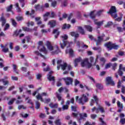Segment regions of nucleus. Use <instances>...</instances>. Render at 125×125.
I'll return each mask as SVG.
<instances>
[{"mask_svg": "<svg viewBox=\"0 0 125 125\" xmlns=\"http://www.w3.org/2000/svg\"><path fill=\"white\" fill-rule=\"evenodd\" d=\"M96 86L98 89H103V85L101 83H97L96 84Z\"/></svg>", "mask_w": 125, "mask_h": 125, "instance_id": "473e14b6", "label": "nucleus"}, {"mask_svg": "<svg viewBox=\"0 0 125 125\" xmlns=\"http://www.w3.org/2000/svg\"><path fill=\"white\" fill-rule=\"evenodd\" d=\"M71 36H72V37H74L75 38L74 42H77V39L79 38L80 35L78 33H76V32H71Z\"/></svg>", "mask_w": 125, "mask_h": 125, "instance_id": "a211bd4d", "label": "nucleus"}, {"mask_svg": "<svg viewBox=\"0 0 125 125\" xmlns=\"http://www.w3.org/2000/svg\"><path fill=\"white\" fill-rule=\"evenodd\" d=\"M36 98L37 100H41V101H43V99H42V96L41 94H38V95L36 96Z\"/></svg>", "mask_w": 125, "mask_h": 125, "instance_id": "c9c22d12", "label": "nucleus"}, {"mask_svg": "<svg viewBox=\"0 0 125 125\" xmlns=\"http://www.w3.org/2000/svg\"><path fill=\"white\" fill-rule=\"evenodd\" d=\"M0 82H2L4 85H7V84L9 83V82L8 81H5L4 79H0Z\"/></svg>", "mask_w": 125, "mask_h": 125, "instance_id": "e433bc0d", "label": "nucleus"}, {"mask_svg": "<svg viewBox=\"0 0 125 125\" xmlns=\"http://www.w3.org/2000/svg\"><path fill=\"white\" fill-rule=\"evenodd\" d=\"M100 60L101 62H103V65H104V64H105V62H106V60L104 58H101L100 59Z\"/></svg>", "mask_w": 125, "mask_h": 125, "instance_id": "69168bd1", "label": "nucleus"}, {"mask_svg": "<svg viewBox=\"0 0 125 125\" xmlns=\"http://www.w3.org/2000/svg\"><path fill=\"white\" fill-rule=\"evenodd\" d=\"M15 100H16V98H13L8 103V104L9 105H12V104H13V103H14V102L15 101Z\"/></svg>", "mask_w": 125, "mask_h": 125, "instance_id": "de8ad7c7", "label": "nucleus"}, {"mask_svg": "<svg viewBox=\"0 0 125 125\" xmlns=\"http://www.w3.org/2000/svg\"><path fill=\"white\" fill-rule=\"evenodd\" d=\"M56 4H57V2L56 1H52L51 6L55 7V6H56Z\"/></svg>", "mask_w": 125, "mask_h": 125, "instance_id": "e2e57ef3", "label": "nucleus"}, {"mask_svg": "<svg viewBox=\"0 0 125 125\" xmlns=\"http://www.w3.org/2000/svg\"><path fill=\"white\" fill-rule=\"evenodd\" d=\"M105 83L106 85H110V77L106 78Z\"/></svg>", "mask_w": 125, "mask_h": 125, "instance_id": "c03bdc74", "label": "nucleus"}, {"mask_svg": "<svg viewBox=\"0 0 125 125\" xmlns=\"http://www.w3.org/2000/svg\"><path fill=\"white\" fill-rule=\"evenodd\" d=\"M62 80L64 81L66 85H70V84H73V79L71 77H66L62 78Z\"/></svg>", "mask_w": 125, "mask_h": 125, "instance_id": "9d476101", "label": "nucleus"}, {"mask_svg": "<svg viewBox=\"0 0 125 125\" xmlns=\"http://www.w3.org/2000/svg\"><path fill=\"white\" fill-rule=\"evenodd\" d=\"M15 6L17 8V12H21V8L19 7V3H16L15 4Z\"/></svg>", "mask_w": 125, "mask_h": 125, "instance_id": "ea45409f", "label": "nucleus"}, {"mask_svg": "<svg viewBox=\"0 0 125 125\" xmlns=\"http://www.w3.org/2000/svg\"><path fill=\"white\" fill-rule=\"evenodd\" d=\"M48 25H49L50 28H54L56 26V21L51 20L49 21Z\"/></svg>", "mask_w": 125, "mask_h": 125, "instance_id": "2eb2a0df", "label": "nucleus"}, {"mask_svg": "<svg viewBox=\"0 0 125 125\" xmlns=\"http://www.w3.org/2000/svg\"><path fill=\"white\" fill-rule=\"evenodd\" d=\"M61 37L62 39H63L62 40L63 44L61 42L60 43L61 48H62V49H64L65 46H67V47H70L71 44H73V42H70L67 41V40H68V36L65 35L64 36H61Z\"/></svg>", "mask_w": 125, "mask_h": 125, "instance_id": "f03ea898", "label": "nucleus"}, {"mask_svg": "<svg viewBox=\"0 0 125 125\" xmlns=\"http://www.w3.org/2000/svg\"><path fill=\"white\" fill-rule=\"evenodd\" d=\"M53 73V71H50L47 74V79L50 82H53L52 83L53 85H54V83H55V77H54V76H52Z\"/></svg>", "mask_w": 125, "mask_h": 125, "instance_id": "6e6552de", "label": "nucleus"}, {"mask_svg": "<svg viewBox=\"0 0 125 125\" xmlns=\"http://www.w3.org/2000/svg\"><path fill=\"white\" fill-rule=\"evenodd\" d=\"M0 22H1L2 27L6 24V19L3 17V13L2 14V16L0 18Z\"/></svg>", "mask_w": 125, "mask_h": 125, "instance_id": "4468645a", "label": "nucleus"}, {"mask_svg": "<svg viewBox=\"0 0 125 125\" xmlns=\"http://www.w3.org/2000/svg\"><path fill=\"white\" fill-rule=\"evenodd\" d=\"M93 50H99V51H101V47H93Z\"/></svg>", "mask_w": 125, "mask_h": 125, "instance_id": "338daca9", "label": "nucleus"}, {"mask_svg": "<svg viewBox=\"0 0 125 125\" xmlns=\"http://www.w3.org/2000/svg\"><path fill=\"white\" fill-rule=\"evenodd\" d=\"M51 108H57L58 107V105L56 104H53L51 103L49 105Z\"/></svg>", "mask_w": 125, "mask_h": 125, "instance_id": "8fccbe9b", "label": "nucleus"}, {"mask_svg": "<svg viewBox=\"0 0 125 125\" xmlns=\"http://www.w3.org/2000/svg\"><path fill=\"white\" fill-rule=\"evenodd\" d=\"M22 29L23 30V31H25L26 32H30L31 33H32L33 29H30L29 27H22Z\"/></svg>", "mask_w": 125, "mask_h": 125, "instance_id": "72a5a7b5", "label": "nucleus"}, {"mask_svg": "<svg viewBox=\"0 0 125 125\" xmlns=\"http://www.w3.org/2000/svg\"><path fill=\"white\" fill-rule=\"evenodd\" d=\"M25 100H27V103L28 104H31V106H34V103H33V101L31 99H29V97H27L25 98Z\"/></svg>", "mask_w": 125, "mask_h": 125, "instance_id": "c85d7f7f", "label": "nucleus"}, {"mask_svg": "<svg viewBox=\"0 0 125 125\" xmlns=\"http://www.w3.org/2000/svg\"><path fill=\"white\" fill-rule=\"evenodd\" d=\"M71 116H72L73 118H76V119H77V120L79 121V123H81V121H82V120H83V117L84 118H87V114L86 113H80L79 114L80 118L78 117V113L74 112L72 113Z\"/></svg>", "mask_w": 125, "mask_h": 125, "instance_id": "39448f33", "label": "nucleus"}, {"mask_svg": "<svg viewBox=\"0 0 125 125\" xmlns=\"http://www.w3.org/2000/svg\"><path fill=\"white\" fill-rule=\"evenodd\" d=\"M100 122H101L100 125H106V123L103 121V119L102 118H99Z\"/></svg>", "mask_w": 125, "mask_h": 125, "instance_id": "603ef678", "label": "nucleus"}, {"mask_svg": "<svg viewBox=\"0 0 125 125\" xmlns=\"http://www.w3.org/2000/svg\"><path fill=\"white\" fill-rule=\"evenodd\" d=\"M39 117L41 119H44V118H45V117H46V116L45 115V114L41 113H40Z\"/></svg>", "mask_w": 125, "mask_h": 125, "instance_id": "bf43d9fd", "label": "nucleus"}, {"mask_svg": "<svg viewBox=\"0 0 125 125\" xmlns=\"http://www.w3.org/2000/svg\"><path fill=\"white\" fill-rule=\"evenodd\" d=\"M120 123H121V125H124L125 124V118H122L120 120Z\"/></svg>", "mask_w": 125, "mask_h": 125, "instance_id": "052dcab7", "label": "nucleus"}, {"mask_svg": "<svg viewBox=\"0 0 125 125\" xmlns=\"http://www.w3.org/2000/svg\"><path fill=\"white\" fill-rule=\"evenodd\" d=\"M70 28H71V25L70 24H64L62 27V29H70Z\"/></svg>", "mask_w": 125, "mask_h": 125, "instance_id": "79ce46f5", "label": "nucleus"}, {"mask_svg": "<svg viewBox=\"0 0 125 125\" xmlns=\"http://www.w3.org/2000/svg\"><path fill=\"white\" fill-rule=\"evenodd\" d=\"M46 45L48 49L50 50V51H52L53 50V46L51 45V44L50 43V42L49 41L46 42Z\"/></svg>", "mask_w": 125, "mask_h": 125, "instance_id": "4be33fe9", "label": "nucleus"}, {"mask_svg": "<svg viewBox=\"0 0 125 125\" xmlns=\"http://www.w3.org/2000/svg\"><path fill=\"white\" fill-rule=\"evenodd\" d=\"M60 119H58L56 120L55 124L56 125H61V122H60Z\"/></svg>", "mask_w": 125, "mask_h": 125, "instance_id": "774afa93", "label": "nucleus"}, {"mask_svg": "<svg viewBox=\"0 0 125 125\" xmlns=\"http://www.w3.org/2000/svg\"><path fill=\"white\" fill-rule=\"evenodd\" d=\"M56 50L52 52V54H58L61 52V50L59 48V47L58 45H56Z\"/></svg>", "mask_w": 125, "mask_h": 125, "instance_id": "5701e85b", "label": "nucleus"}, {"mask_svg": "<svg viewBox=\"0 0 125 125\" xmlns=\"http://www.w3.org/2000/svg\"><path fill=\"white\" fill-rule=\"evenodd\" d=\"M38 49H39L40 51L43 52L45 54H47V51L44 46H43L42 48L40 49V47H38Z\"/></svg>", "mask_w": 125, "mask_h": 125, "instance_id": "a878e982", "label": "nucleus"}, {"mask_svg": "<svg viewBox=\"0 0 125 125\" xmlns=\"http://www.w3.org/2000/svg\"><path fill=\"white\" fill-rule=\"evenodd\" d=\"M81 61H82V58H81V57L76 59L74 61L75 67H77V66H78V63H80V62Z\"/></svg>", "mask_w": 125, "mask_h": 125, "instance_id": "b1692460", "label": "nucleus"}, {"mask_svg": "<svg viewBox=\"0 0 125 125\" xmlns=\"http://www.w3.org/2000/svg\"><path fill=\"white\" fill-rule=\"evenodd\" d=\"M10 20L12 22V25L13 26V27H16V26H17V22L16 21H15V20L11 19Z\"/></svg>", "mask_w": 125, "mask_h": 125, "instance_id": "f704fd0d", "label": "nucleus"}, {"mask_svg": "<svg viewBox=\"0 0 125 125\" xmlns=\"http://www.w3.org/2000/svg\"><path fill=\"white\" fill-rule=\"evenodd\" d=\"M102 12H103V10H101L98 11L95 14V11H93L90 13V17L91 18V19H95L96 16H100V15H101L102 14Z\"/></svg>", "mask_w": 125, "mask_h": 125, "instance_id": "0eeeda50", "label": "nucleus"}, {"mask_svg": "<svg viewBox=\"0 0 125 125\" xmlns=\"http://www.w3.org/2000/svg\"><path fill=\"white\" fill-rule=\"evenodd\" d=\"M20 3L21 4V7L25 6V0H19Z\"/></svg>", "mask_w": 125, "mask_h": 125, "instance_id": "4d7b16f0", "label": "nucleus"}, {"mask_svg": "<svg viewBox=\"0 0 125 125\" xmlns=\"http://www.w3.org/2000/svg\"><path fill=\"white\" fill-rule=\"evenodd\" d=\"M93 98L95 100V102H96L97 105H98V101H99V99L97 98V96L94 95L93 96Z\"/></svg>", "mask_w": 125, "mask_h": 125, "instance_id": "09e8293b", "label": "nucleus"}, {"mask_svg": "<svg viewBox=\"0 0 125 125\" xmlns=\"http://www.w3.org/2000/svg\"><path fill=\"white\" fill-rule=\"evenodd\" d=\"M43 8H44V6L43 5H40V4H38L35 6V9L36 11H38V10H39L40 11H43Z\"/></svg>", "mask_w": 125, "mask_h": 125, "instance_id": "6ab92c4d", "label": "nucleus"}, {"mask_svg": "<svg viewBox=\"0 0 125 125\" xmlns=\"http://www.w3.org/2000/svg\"><path fill=\"white\" fill-rule=\"evenodd\" d=\"M34 53L36 55H40V56H41V57H42V58H43L44 59H45V57L42 54L40 53V52L38 51H35L34 52Z\"/></svg>", "mask_w": 125, "mask_h": 125, "instance_id": "4c0bfd02", "label": "nucleus"}, {"mask_svg": "<svg viewBox=\"0 0 125 125\" xmlns=\"http://www.w3.org/2000/svg\"><path fill=\"white\" fill-rule=\"evenodd\" d=\"M122 27L123 28H122L120 26L117 27V29L119 32V33H122L125 31V20L123 21V23H122Z\"/></svg>", "mask_w": 125, "mask_h": 125, "instance_id": "f8f14e48", "label": "nucleus"}, {"mask_svg": "<svg viewBox=\"0 0 125 125\" xmlns=\"http://www.w3.org/2000/svg\"><path fill=\"white\" fill-rule=\"evenodd\" d=\"M105 35H103L102 36H99L98 37V40H97L96 39L93 38V36L91 35H89L88 37L91 40V41H92L93 40H94V41L95 42H96V45L98 46L100 45V44H101V42H103L104 38L103 37Z\"/></svg>", "mask_w": 125, "mask_h": 125, "instance_id": "423d86ee", "label": "nucleus"}, {"mask_svg": "<svg viewBox=\"0 0 125 125\" xmlns=\"http://www.w3.org/2000/svg\"><path fill=\"white\" fill-rule=\"evenodd\" d=\"M94 22L95 25L98 26V28L101 27L103 25V23H104V21H97V20H94Z\"/></svg>", "mask_w": 125, "mask_h": 125, "instance_id": "f3484780", "label": "nucleus"}, {"mask_svg": "<svg viewBox=\"0 0 125 125\" xmlns=\"http://www.w3.org/2000/svg\"><path fill=\"white\" fill-rule=\"evenodd\" d=\"M115 82L112 80V77H110V85H111L112 86H115Z\"/></svg>", "mask_w": 125, "mask_h": 125, "instance_id": "49530a36", "label": "nucleus"}, {"mask_svg": "<svg viewBox=\"0 0 125 125\" xmlns=\"http://www.w3.org/2000/svg\"><path fill=\"white\" fill-rule=\"evenodd\" d=\"M98 109L99 111L101 112V113H104L105 112V110H104V108L102 107V106L99 104L98 105Z\"/></svg>", "mask_w": 125, "mask_h": 125, "instance_id": "58836bf2", "label": "nucleus"}, {"mask_svg": "<svg viewBox=\"0 0 125 125\" xmlns=\"http://www.w3.org/2000/svg\"><path fill=\"white\" fill-rule=\"evenodd\" d=\"M84 28H85L86 30L88 31V32H92V27L90 25H84Z\"/></svg>", "mask_w": 125, "mask_h": 125, "instance_id": "2f4dec72", "label": "nucleus"}, {"mask_svg": "<svg viewBox=\"0 0 125 125\" xmlns=\"http://www.w3.org/2000/svg\"><path fill=\"white\" fill-rule=\"evenodd\" d=\"M122 67H123V64H120L119 65V68L118 70V74L120 77H122L124 74V72L122 71Z\"/></svg>", "mask_w": 125, "mask_h": 125, "instance_id": "412c9836", "label": "nucleus"}, {"mask_svg": "<svg viewBox=\"0 0 125 125\" xmlns=\"http://www.w3.org/2000/svg\"><path fill=\"white\" fill-rule=\"evenodd\" d=\"M61 69L63 71H65L67 68L68 71H70V70H72V66L71 65L67 64L66 62L63 63L62 64H61Z\"/></svg>", "mask_w": 125, "mask_h": 125, "instance_id": "1a4fd4ad", "label": "nucleus"}, {"mask_svg": "<svg viewBox=\"0 0 125 125\" xmlns=\"http://www.w3.org/2000/svg\"><path fill=\"white\" fill-rule=\"evenodd\" d=\"M13 7V5H12V4H11L9 6L7 7L6 11L7 12H10V11H11V10H12Z\"/></svg>", "mask_w": 125, "mask_h": 125, "instance_id": "37998d69", "label": "nucleus"}, {"mask_svg": "<svg viewBox=\"0 0 125 125\" xmlns=\"http://www.w3.org/2000/svg\"><path fill=\"white\" fill-rule=\"evenodd\" d=\"M76 44L78 48H81V44H83V42H80V41H78Z\"/></svg>", "mask_w": 125, "mask_h": 125, "instance_id": "3c124183", "label": "nucleus"}, {"mask_svg": "<svg viewBox=\"0 0 125 125\" xmlns=\"http://www.w3.org/2000/svg\"><path fill=\"white\" fill-rule=\"evenodd\" d=\"M117 63L115 62L114 63H113V64H112V63H110V66H112V70H113V71H115V70H116V69H117Z\"/></svg>", "mask_w": 125, "mask_h": 125, "instance_id": "a19ab883", "label": "nucleus"}, {"mask_svg": "<svg viewBox=\"0 0 125 125\" xmlns=\"http://www.w3.org/2000/svg\"><path fill=\"white\" fill-rule=\"evenodd\" d=\"M79 83H80V82L79 81V80H78V79H75L74 85L75 86H77V85H78Z\"/></svg>", "mask_w": 125, "mask_h": 125, "instance_id": "0e129e2a", "label": "nucleus"}, {"mask_svg": "<svg viewBox=\"0 0 125 125\" xmlns=\"http://www.w3.org/2000/svg\"><path fill=\"white\" fill-rule=\"evenodd\" d=\"M13 68L14 71L15 72L16 74H19V73L17 71V65H16V64H13Z\"/></svg>", "mask_w": 125, "mask_h": 125, "instance_id": "a18cd8bd", "label": "nucleus"}, {"mask_svg": "<svg viewBox=\"0 0 125 125\" xmlns=\"http://www.w3.org/2000/svg\"><path fill=\"white\" fill-rule=\"evenodd\" d=\"M69 108V106L67 105H62V110L63 111H65V110H68Z\"/></svg>", "mask_w": 125, "mask_h": 125, "instance_id": "680f3d73", "label": "nucleus"}, {"mask_svg": "<svg viewBox=\"0 0 125 125\" xmlns=\"http://www.w3.org/2000/svg\"><path fill=\"white\" fill-rule=\"evenodd\" d=\"M104 46L106 47L108 50H110V42H108L104 44Z\"/></svg>", "mask_w": 125, "mask_h": 125, "instance_id": "5fc2aeb1", "label": "nucleus"}, {"mask_svg": "<svg viewBox=\"0 0 125 125\" xmlns=\"http://www.w3.org/2000/svg\"><path fill=\"white\" fill-rule=\"evenodd\" d=\"M55 94L58 101H61V100L62 99V97L61 96V94H59L58 92H56Z\"/></svg>", "mask_w": 125, "mask_h": 125, "instance_id": "c756f323", "label": "nucleus"}, {"mask_svg": "<svg viewBox=\"0 0 125 125\" xmlns=\"http://www.w3.org/2000/svg\"><path fill=\"white\" fill-rule=\"evenodd\" d=\"M66 53H68V52H69V56H70V57H73V56H74V51H73V49H70L69 50L66 49Z\"/></svg>", "mask_w": 125, "mask_h": 125, "instance_id": "393cba45", "label": "nucleus"}, {"mask_svg": "<svg viewBox=\"0 0 125 125\" xmlns=\"http://www.w3.org/2000/svg\"><path fill=\"white\" fill-rule=\"evenodd\" d=\"M98 61V59L96 58L95 59V62L92 64L91 62H89V61L88 60V59L86 58L82 62H81V66L82 67H85V66H87V68L89 69L90 68H91L92 66H95L96 65V62Z\"/></svg>", "mask_w": 125, "mask_h": 125, "instance_id": "7ed1b4c3", "label": "nucleus"}, {"mask_svg": "<svg viewBox=\"0 0 125 125\" xmlns=\"http://www.w3.org/2000/svg\"><path fill=\"white\" fill-rule=\"evenodd\" d=\"M78 29L80 34H81V35H84L85 32H84V30H83V29L82 26H78Z\"/></svg>", "mask_w": 125, "mask_h": 125, "instance_id": "cd10ccee", "label": "nucleus"}, {"mask_svg": "<svg viewBox=\"0 0 125 125\" xmlns=\"http://www.w3.org/2000/svg\"><path fill=\"white\" fill-rule=\"evenodd\" d=\"M88 96H89V94L88 93H86L85 94H83L80 98L78 100V103L81 104V105H84V103L88 102Z\"/></svg>", "mask_w": 125, "mask_h": 125, "instance_id": "20e7f679", "label": "nucleus"}, {"mask_svg": "<svg viewBox=\"0 0 125 125\" xmlns=\"http://www.w3.org/2000/svg\"><path fill=\"white\" fill-rule=\"evenodd\" d=\"M28 80H29V81H31V80H33V79H34V74H31V72L28 71L27 72V74H25L24 75V77H28Z\"/></svg>", "mask_w": 125, "mask_h": 125, "instance_id": "aec40b11", "label": "nucleus"}, {"mask_svg": "<svg viewBox=\"0 0 125 125\" xmlns=\"http://www.w3.org/2000/svg\"><path fill=\"white\" fill-rule=\"evenodd\" d=\"M40 107H41V103H39V101H36L35 102V108L37 110H39V109H40Z\"/></svg>", "mask_w": 125, "mask_h": 125, "instance_id": "7c9ffc66", "label": "nucleus"}, {"mask_svg": "<svg viewBox=\"0 0 125 125\" xmlns=\"http://www.w3.org/2000/svg\"><path fill=\"white\" fill-rule=\"evenodd\" d=\"M58 30H59V28H58L53 29V34H56L55 35V39H57V38H58V36H59V35H60V31H58Z\"/></svg>", "mask_w": 125, "mask_h": 125, "instance_id": "dca6fc26", "label": "nucleus"}, {"mask_svg": "<svg viewBox=\"0 0 125 125\" xmlns=\"http://www.w3.org/2000/svg\"><path fill=\"white\" fill-rule=\"evenodd\" d=\"M0 47L2 48V51H3V52H4V53H6V52L8 51V48H6L5 46H3L2 44H0Z\"/></svg>", "mask_w": 125, "mask_h": 125, "instance_id": "bb28decb", "label": "nucleus"}, {"mask_svg": "<svg viewBox=\"0 0 125 125\" xmlns=\"http://www.w3.org/2000/svg\"><path fill=\"white\" fill-rule=\"evenodd\" d=\"M120 48L119 45H116L115 43H112V42H110V50L111 49H115V50H118Z\"/></svg>", "mask_w": 125, "mask_h": 125, "instance_id": "ddd939ff", "label": "nucleus"}, {"mask_svg": "<svg viewBox=\"0 0 125 125\" xmlns=\"http://www.w3.org/2000/svg\"><path fill=\"white\" fill-rule=\"evenodd\" d=\"M110 15L115 21L117 22H121L123 20L124 15L122 13H119L120 17H118V14L117 13V8L115 6H112L110 9Z\"/></svg>", "mask_w": 125, "mask_h": 125, "instance_id": "f257e3e1", "label": "nucleus"}, {"mask_svg": "<svg viewBox=\"0 0 125 125\" xmlns=\"http://www.w3.org/2000/svg\"><path fill=\"white\" fill-rule=\"evenodd\" d=\"M117 107H118L119 109L118 110L117 112L118 113H121L123 110H124V104L121 103L119 101H118L117 102Z\"/></svg>", "mask_w": 125, "mask_h": 125, "instance_id": "9b49d317", "label": "nucleus"}, {"mask_svg": "<svg viewBox=\"0 0 125 125\" xmlns=\"http://www.w3.org/2000/svg\"><path fill=\"white\" fill-rule=\"evenodd\" d=\"M71 111H72L73 112H77V106L72 105Z\"/></svg>", "mask_w": 125, "mask_h": 125, "instance_id": "13d9d810", "label": "nucleus"}, {"mask_svg": "<svg viewBox=\"0 0 125 125\" xmlns=\"http://www.w3.org/2000/svg\"><path fill=\"white\" fill-rule=\"evenodd\" d=\"M16 19L18 21H22V20H24V19L23 18V17H20V16L16 17Z\"/></svg>", "mask_w": 125, "mask_h": 125, "instance_id": "864d4df0", "label": "nucleus"}, {"mask_svg": "<svg viewBox=\"0 0 125 125\" xmlns=\"http://www.w3.org/2000/svg\"><path fill=\"white\" fill-rule=\"evenodd\" d=\"M9 27H10V26L9 25V24L6 23L5 25V27L3 29V31H6L7 30H8V29H9Z\"/></svg>", "mask_w": 125, "mask_h": 125, "instance_id": "6e6d98bb", "label": "nucleus"}]
</instances>
